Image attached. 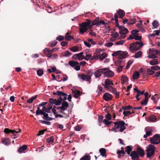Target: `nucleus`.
I'll return each mask as SVG.
<instances>
[{"label":"nucleus","instance_id":"39","mask_svg":"<svg viewBox=\"0 0 160 160\" xmlns=\"http://www.w3.org/2000/svg\"><path fill=\"white\" fill-rule=\"evenodd\" d=\"M136 19L135 18H131L129 20L128 22V24L129 25H132L135 23L136 22Z\"/></svg>","mask_w":160,"mask_h":160},{"label":"nucleus","instance_id":"14","mask_svg":"<svg viewBox=\"0 0 160 160\" xmlns=\"http://www.w3.org/2000/svg\"><path fill=\"white\" fill-rule=\"evenodd\" d=\"M107 68V70L104 72L105 76L107 77H112L114 74V72Z\"/></svg>","mask_w":160,"mask_h":160},{"label":"nucleus","instance_id":"57","mask_svg":"<svg viewBox=\"0 0 160 160\" xmlns=\"http://www.w3.org/2000/svg\"><path fill=\"white\" fill-rule=\"evenodd\" d=\"M113 90L112 92L115 95V97L118 98L119 96V92H118L115 89H112Z\"/></svg>","mask_w":160,"mask_h":160},{"label":"nucleus","instance_id":"23","mask_svg":"<svg viewBox=\"0 0 160 160\" xmlns=\"http://www.w3.org/2000/svg\"><path fill=\"white\" fill-rule=\"evenodd\" d=\"M2 142L5 145H7L10 144V141L8 138H2Z\"/></svg>","mask_w":160,"mask_h":160},{"label":"nucleus","instance_id":"47","mask_svg":"<svg viewBox=\"0 0 160 160\" xmlns=\"http://www.w3.org/2000/svg\"><path fill=\"white\" fill-rule=\"evenodd\" d=\"M57 43V42L55 40L52 41L51 43L48 44V45L49 47H52L55 46Z\"/></svg>","mask_w":160,"mask_h":160},{"label":"nucleus","instance_id":"4","mask_svg":"<svg viewBox=\"0 0 160 160\" xmlns=\"http://www.w3.org/2000/svg\"><path fill=\"white\" fill-rule=\"evenodd\" d=\"M89 75H85L84 74H79L78 76L80 79L83 81H85L87 82H89V83L91 82V77L93 74L92 72H89Z\"/></svg>","mask_w":160,"mask_h":160},{"label":"nucleus","instance_id":"61","mask_svg":"<svg viewBox=\"0 0 160 160\" xmlns=\"http://www.w3.org/2000/svg\"><path fill=\"white\" fill-rule=\"evenodd\" d=\"M142 37L141 36H138V34H137L136 35L134 36V39L136 40L141 41Z\"/></svg>","mask_w":160,"mask_h":160},{"label":"nucleus","instance_id":"48","mask_svg":"<svg viewBox=\"0 0 160 160\" xmlns=\"http://www.w3.org/2000/svg\"><path fill=\"white\" fill-rule=\"evenodd\" d=\"M36 96H33L27 100V102L29 103H32L33 101L36 98Z\"/></svg>","mask_w":160,"mask_h":160},{"label":"nucleus","instance_id":"13","mask_svg":"<svg viewBox=\"0 0 160 160\" xmlns=\"http://www.w3.org/2000/svg\"><path fill=\"white\" fill-rule=\"evenodd\" d=\"M149 98L148 93L147 92H145V98L142 101L141 104L143 106H146L148 102V100Z\"/></svg>","mask_w":160,"mask_h":160},{"label":"nucleus","instance_id":"38","mask_svg":"<svg viewBox=\"0 0 160 160\" xmlns=\"http://www.w3.org/2000/svg\"><path fill=\"white\" fill-rule=\"evenodd\" d=\"M140 74L139 72H135L132 75V78L134 79H136L138 78Z\"/></svg>","mask_w":160,"mask_h":160},{"label":"nucleus","instance_id":"17","mask_svg":"<svg viewBox=\"0 0 160 160\" xmlns=\"http://www.w3.org/2000/svg\"><path fill=\"white\" fill-rule=\"evenodd\" d=\"M128 52L126 51L122 52L118 56V58L119 59H124L126 58V56L128 54Z\"/></svg>","mask_w":160,"mask_h":160},{"label":"nucleus","instance_id":"34","mask_svg":"<svg viewBox=\"0 0 160 160\" xmlns=\"http://www.w3.org/2000/svg\"><path fill=\"white\" fill-rule=\"evenodd\" d=\"M109 120H108L107 119H104L103 120V123L105 125H107V126H108L112 123L113 122L112 121H109Z\"/></svg>","mask_w":160,"mask_h":160},{"label":"nucleus","instance_id":"3","mask_svg":"<svg viewBox=\"0 0 160 160\" xmlns=\"http://www.w3.org/2000/svg\"><path fill=\"white\" fill-rule=\"evenodd\" d=\"M114 124V127L117 130H119V132H122L125 129V123L124 122L120 121L119 122H113Z\"/></svg>","mask_w":160,"mask_h":160},{"label":"nucleus","instance_id":"15","mask_svg":"<svg viewBox=\"0 0 160 160\" xmlns=\"http://www.w3.org/2000/svg\"><path fill=\"white\" fill-rule=\"evenodd\" d=\"M44 53L48 58H50L52 56L51 51L48 48H45L43 50Z\"/></svg>","mask_w":160,"mask_h":160},{"label":"nucleus","instance_id":"9","mask_svg":"<svg viewBox=\"0 0 160 160\" xmlns=\"http://www.w3.org/2000/svg\"><path fill=\"white\" fill-rule=\"evenodd\" d=\"M128 32V30L126 28H124L122 30L120 31L119 33L120 36L119 38L121 39L125 38L126 37V34Z\"/></svg>","mask_w":160,"mask_h":160},{"label":"nucleus","instance_id":"58","mask_svg":"<svg viewBox=\"0 0 160 160\" xmlns=\"http://www.w3.org/2000/svg\"><path fill=\"white\" fill-rule=\"evenodd\" d=\"M102 91V87L100 85H98V87L97 92L98 93V94H101V92Z\"/></svg>","mask_w":160,"mask_h":160},{"label":"nucleus","instance_id":"22","mask_svg":"<svg viewBox=\"0 0 160 160\" xmlns=\"http://www.w3.org/2000/svg\"><path fill=\"white\" fill-rule=\"evenodd\" d=\"M68 64L70 66L72 67H74L76 65L79 64V63L74 61H70L68 62Z\"/></svg>","mask_w":160,"mask_h":160},{"label":"nucleus","instance_id":"8","mask_svg":"<svg viewBox=\"0 0 160 160\" xmlns=\"http://www.w3.org/2000/svg\"><path fill=\"white\" fill-rule=\"evenodd\" d=\"M113 84L111 81L109 79H106L105 82L104 87L105 88L107 89H113L112 87V86Z\"/></svg>","mask_w":160,"mask_h":160},{"label":"nucleus","instance_id":"41","mask_svg":"<svg viewBox=\"0 0 160 160\" xmlns=\"http://www.w3.org/2000/svg\"><path fill=\"white\" fill-rule=\"evenodd\" d=\"M148 119L150 121L154 122L156 120L157 118L154 115H152L149 116Z\"/></svg>","mask_w":160,"mask_h":160},{"label":"nucleus","instance_id":"7","mask_svg":"<svg viewBox=\"0 0 160 160\" xmlns=\"http://www.w3.org/2000/svg\"><path fill=\"white\" fill-rule=\"evenodd\" d=\"M149 50L150 52V53L148 55V58H157V57L156 56V55H157V53H156L155 52V51H157V50L153 48H149Z\"/></svg>","mask_w":160,"mask_h":160},{"label":"nucleus","instance_id":"42","mask_svg":"<svg viewBox=\"0 0 160 160\" xmlns=\"http://www.w3.org/2000/svg\"><path fill=\"white\" fill-rule=\"evenodd\" d=\"M62 97H59L57 99H56L57 103H56L57 104V106L60 105L62 103Z\"/></svg>","mask_w":160,"mask_h":160},{"label":"nucleus","instance_id":"10","mask_svg":"<svg viewBox=\"0 0 160 160\" xmlns=\"http://www.w3.org/2000/svg\"><path fill=\"white\" fill-rule=\"evenodd\" d=\"M20 132V130H19L18 131H16L14 130H10L8 128H5L4 131V132L6 133H9L10 132L13 133V135H14V137H13L14 139H16L18 137L17 135L15 134H14V133L15 132L16 133H18Z\"/></svg>","mask_w":160,"mask_h":160},{"label":"nucleus","instance_id":"6","mask_svg":"<svg viewBox=\"0 0 160 160\" xmlns=\"http://www.w3.org/2000/svg\"><path fill=\"white\" fill-rule=\"evenodd\" d=\"M107 70V68H103L97 70L94 72V74L95 76V78L100 77L102 75V74L104 73V72Z\"/></svg>","mask_w":160,"mask_h":160},{"label":"nucleus","instance_id":"43","mask_svg":"<svg viewBox=\"0 0 160 160\" xmlns=\"http://www.w3.org/2000/svg\"><path fill=\"white\" fill-rule=\"evenodd\" d=\"M66 110L65 108H64L62 107V106L61 107V111H60V112L63 114L66 117H68V116L66 114H65V112H64V111Z\"/></svg>","mask_w":160,"mask_h":160},{"label":"nucleus","instance_id":"21","mask_svg":"<svg viewBox=\"0 0 160 160\" xmlns=\"http://www.w3.org/2000/svg\"><path fill=\"white\" fill-rule=\"evenodd\" d=\"M99 151L102 157H106V151L105 149L104 148H101L99 149Z\"/></svg>","mask_w":160,"mask_h":160},{"label":"nucleus","instance_id":"62","mask_svg":"<svg viewBox=\"0 0 160 160\" xmlns=\"http://www.w3.org/2000/svg\"><path fill=\"white\" fill-rule=\"evenodd\" d=\"M131 113V112L129 111H124L123 112V114L125 117H126L128 115H130Z\"/></svg>","mask_w":160,"mask_h":160},{"label":"nucleus","instance_id":"36","mask_svg":"<svg viewBox=\"0 0 160 160\" xmlns=\"http://www.w3.org/2000/svg\"><path fill=\"white\" fill-rule=\"evenodd\" d=\"M91 157L89 155H86L80 159V160H90Z\"/></svg>","mask_w":160,"mask_h":160},{"label":"nucleus","instance_id":"63","mask_svg":"<svg viewBox=\"0 0 160 160\" xmlns=\"http://www.w3.org/2000/svg\"><path fill=\"white\" fill-rule=\"evenodd\" d=\"M43 110L44 111V112H47V113H51L50 111L49 110H48V108H46L45 107H42Z\"/></svg>","mask_w":160,"mask_h":160},{"label":"nucleus","instance_id":"26","mask_svg":"<svg viewBox=\"0 0 160 160\" xmlns=\"http://www.w3.org/2000/svg\"><path fill=\"white\" fill-rule=\"evenodd\" d=\"M142 52L141 51H139L135 53L134 57L136 58H139L142 56Z\"/></svg>","mask_w":160,"mask_h":160},{"label":"nucleus","instance_id":"11","mask_svg":"<svg viewBox=\"0 0 160 160\" xmlns=\"http://www.w3.org/2000/svg\"><path fill=\"white\" fill-rule=\"evenodd\" d=\"M130 156L132 157V160H140L139 157L135 151H132L130 154Z\"/></svg>","mask_w":160,"mask_h":160},{"label":"nucleus","instance_id":"35","mask_svg":"<svg viewBox=\"0 0 160 160\" xmlns=\"http://www.w3.org/2000/svg\"><path fill=\"white\" fill-rule=\"evenodd\" d=\"M149 63L152 65H154L158 64V62L156 59H154L150 60Z\"/></svg>","mask_w":160,"mask_h":160},{"label":"nucleus","instance_id":"56","mask_svg":"<svg viewBox=\"0 0 160 160\" xmlns=\"http://www.w3.org/2000/svg\"><path fill=\"white\" fill-rule=\"evenodd\" d=\"M121 52V51H118L116 52H115L112 54V56L113 57H115L119 55L120 54Z\"/></svg>","mask_w":160,"mask_h":160},{"label":"nucleus","instance_id":"2","mask_svg":"<svg viewBox=\"0 0 160 160\" xmlns=\"http://www.w3.org/2000/svg\"><path fill=\"white\" fill-rule=\"evenodd\" d=\"M146 152V155L148 158L151 157L155 153V147L152 144H149L147 146V148L145 150Z\"/></svg>","mask_w":160,"mask_h":160},{"label":"nucleus","instance_id":"60","mask_svg":"<svg viewBox=\"0 0 160 160\" xmlns=\"http://www.w3.org/2000/svg\"><path fill=\"white\" fill-rule=\"evenodd\" d=\"M47 142L48 143H52L53 142V137H51L48 138L47 141Z\"/></svg>","mask_w":160,"mask_h":160},{"label":"nucleus","instance_id":"28","mask_svg":"<svg viewBox=\"0 0 160 160\" xmlns=\"http://www.w3.org/2000/svg\"><path fill=\"white\" fill-rule=\"evenodd\" d=\"M83 52H81L77 54L78 59L79 60H82L84 59V56L83 55Z\"/></svg>","mask_w":160,"mask_h":160},{"label":"nucleus","instance_id":"55","mask_svg":"<svg viewBox=\"0 0 160 160\" xmlns=\"http://www.w3.org/2000/svg\"><path fill=\"white\" fill-rule=\"evenodd\" d=\"M37 72L38 76H41L43 74V70L40 69L37 70Z\"/></svg>","mask_w":160,"mask_h":160},{"label":"nucleus","instance_id":"51","mask_svg":"<svg viewBox=\"0 0 160 160\" xmlns=\"http://www.w3.org/2000/svg\"><path fill=\"white\" fill-rule=\"evenodd\" d=\"M53 94L54 95H58L59 96V97H62V94H64L62 92L58 91L56 92H53Z\"/></svg>","mask_w":160,"mask_h":160},{"label":"nucleus","instance_id":"50","mask_svg":"<svg viewBox=\"0 0 160 160\" xmlns=\"http://www.w3.org/2000/svg\"><path fill=\"white\" fill-rule=\"evenodd\" d=\"M49 102L52 104H55L57 106V104L56 103H57L56 99L50 98L49 100Z\"/></svg>","mask_w":160,"mask_h":160},{"label":"nucleus","instance_id":"18","mask_svg":"<svg viewBox=\"0 0 160 160\" xmlns=\"http://www.w3.org/2000/svg\"><path fill=\"white\" fill-rule=\"evenodd\" d=\"M112 98V96L111 95L108 93H105L103 96V99L106 101H108L111 99Z\"/></svg>","mask_w":160,"mask_h":160},{"label":"nucleus","instance_id":"53","mask_svg":"<svg viewBox=\"0 0 160 160\" xmlns=\"http://www.w3.org/2000/svg\"><path fill=\"white\" fill-rule=\"evenodd\" d=\"M151 68L153 71H156L159 70L160 67L158 66H155L151 67Z\"/></svg>","mask_w":160,"mask_h":160},{"label":"nucleus","instance_id":"44","mask_svg":"<svg viewBox=\"0 0 160 160\" xmlns=\"http://www.w3.org/2000/svg\"><path fill=\"white\" fill-rule=\"evenodd\" d=\"M72 53L68 51H67L65 52L64 54L62 55V56L63 57H69L71 55Z\"/></svg>","mask_w":160,"mask_h":160},{"label":"nucleus","instance_id":"49","mask_svg":"<svg viewBox=\"0 0 160 160\" xmlns=\"http://www.w3.org/2000/svg\"><path fill=\"white\" fill-rule=\"evenodd\" d=\"M105 22L103 20H100L99 21V22H98V23H94V22H93V26L94 25H97V26H99L100 25L102 24V25H105Z\"/></svg>","mask_w":160,"mask_h":160},{"label":"nucleus","instance_id":"27","mask_svg":"<svg viewBox=\"0 0 160 160\" xmlns=\"http://www.w3.org/2000/svg\"><path fill=\"white\" fill-rule=\"evenodd\" d=\"M65 39L67 41H70L73 39L74 38L71 36L69 35L68 32L67 33L65 36Z\"/></svg>","mask_w":160,"mask_h":160},{"label":"nucleus","instance_id":"20","mask_svg":"<svg viewBox=\"0 0 160 160\" xmlns=\"http://www.w3.org/2000/svg\"><path fill=\"white\" fill-rule=\"evenodd\" d=\"M81 28H80V32L82 33H83L86 32L88 29L87 27L84 26V25H82V23L80 25Z\"/></svg>","mask_w":160,"mask_h":160},{"label":"nucleus","instance_id":"30","mask_svg":"<svg viewBox=\"0 0 160 160\" xmlns=\"http://www.w3.org/2000/svg\"><path fill=\"white\" fill-rule=\"evenodd\" d=\"M103 117L102 115H99L98 116V125L100 126L101 125L102 122L103 121Z\"/></svg>","mask_w":160,"mask_h":160},{"label":"nucleus","instance_id":"32","mask_svg":"<svg viewBox=\"0 0 160 160\" xmlns=\"http://www.w3.org/2000/svg\"><path fill=\"white\" fill-rule=\"evenodd\" d=\"M87 22H83L82 23V25H84V26H86L87 27H89L91 23V22L90 20L87 19L86 20Z\"/></svg>","mask_w":160,"mask_h":160},{"label":"nucleus","instance_id":"31","mask_svg":"<svg viewBox=\"0 0 160 160\" xmlns=\"http://www.w3.org/2000/svg\"><path fill=\"white\" fill-rule=\"evenodd\" d=\"M44 111L43 110V109H40L39 107L38 108L37 110L36 113V115H42L44 113Z\"/></svg>","mask_w":160,"mask_h":160},{"label":"nucleus","instance_id":"25","mask_svg":"<svg viewBox=\"0 0 160 160\" xmlns=\"http://www.w3.org/2000/svg\"><path fill=\"white\" fill-rule=\"evenodd\" d=\"M27 148V146L26 145H23L22 147L19 148L18 149V152L21 153L23 152Z\"/></svg>","mask_w":160,"mask_h":160},{"label":"nucleus","instance_id":"52","mask_svg":"<svg viewBox=\"0 0 160 160\" xmlns=\"http://www.w3.org/2000/svg\"><path fill=\"white\" fill-rule=\"evenodd\" d=\"M70 50L72 52H75L78 50V48L77 46H75L70 48Z\"/></svg>","mask_w":160,"mask_h":160},{"label":"nucleus","instance_id":"59","mask_svg":"<svg viewBox=\"0 0 160 160\" xmlns=\"http://www.w3.org/2000/svg\"><path fill=\"white\" fill-rule=\"evenodd\" d=\"M64 39V37L61 35H59L57 37L56 40L59 41H61Z\"/></svg>","mask_w":160,"mask_h":160},{"label":"nucleus","instance_id":"19","mask_svg":"<svg viewBox=\"0 0 160 160\" xmlns=\"http://www.w3.org/2000/svg\"><path fill=\"white\" fill-rule=\"evenodd\" d=\"M48 113L44 112L43 114V119L47 121H51L53 120V119L52 118H50L48 117Z\"/></svg>","mask_w":160,"mask_h":160},{"label":"nucleus","instance_id":"46","mask_svg":"<svg viewBox=\"0 0 160 160\" xmlns=\"http://www.w3.org/2000/svg\"><path fill=\"white\" fill-rule=\"evenodd\" d=\"M107 56L106 53L105 52L102 53L99 56V59L101 60H103Z\"/></svg>","mask_w":160,"mask_h":160},{"label":"nucleus","instance_id":"64","mask_svg":"<svg viewBox=\"0 0 160 160\" xmlns=\"http://www.w3.org/2000/svg\"><path fill=\"white\" fill-rule=\"evenodd\" d=\"M111 36L114 38H116L119 36V34L117 32H114L111 34Z\"/></svg>","mask_w":160,"mask_h":160},{"label":"nucleus","instance_id":"5","mask_svg":"<svg viewBox=\"0 0 160 160\" xmlns=\"http://www.w3.org/2000/svg\"><path fill=\"white\" fill-rule=\"evenodd\" d=\"M151 143L153 144H157L160 143V135L156 134L153 136L150 139Z\"/></svg>","mask_w":160,"mask_h":160},{"label":"nucleus","instance_id":"29","mask_svg":"<svg viewBox=\"0 0 160 160\" xmlns=\"http://www.w3.org/2000/svg\"><path fill=\"white\" fill-rule=\"evenodd\" d=\"M72 92L74 94V97L75 98H78L80 95V92L78 90H74Z\"/></svg>","mask_w":160,"mask_h":160},{"label":"nucleus","instance_id":"33","mask_svg":"<svg viewBox=\"0 0 160 160\" xmlns=\"http://www.w3.org/2000/svg\"><path fill=\"white\" fill-rule=\"evenodd\" d=\"M117 12L118 13L119 18H122L125 14V12L121 9H119Z\"/></svg>","mask_w":160,"mask_h":160},{"label":"nucleus","instance_id":"16","mask_svg":"<svg viewBox=\"0 0 160 160\" xmlns=\"http://www.w3.org/2000/svg\"><path fill=\"white\" fill-rule=\"evenodd\" d=\"M138 153V156H140L141 157H143L144 155V151L140 147H138L136 151Z\"/></svg>","mask_w":160,"mask_h":160},{"label":"nucleus","instance_id":"45","mask_svg":"<svg viewBox=\"0 0 160 160\" xmlns=\"http://www.w3.org/2000/svg\"><path fill=\"white\" fill-rule=\"evenodd\" d=\"M84 59L88 61L89 60H91L93 59L92 57V55L91 54H87L85 57L84 56Z\"/></svg>","mask_w":160,"mask_h":160},{"label":"nucleus","instance_id":"37","mask_svg":"<svg viewBox=\"0 0 160 160\" xmlns=\"http://www.w3.org/2000/svg\"><path fill=\"white\" fill-rule=\"evenodd\" d=\"M128 81V78L124 75H122L121 78V81L122 83L124 84Z\"/></svg>","mask_w":160,"mask_h":160},{"label":"nucleus","instance_id":"1","mask_svg":"<svg viewBox=\"0 0 160 160\" xmlns=\"http://www.w3.org/2000/svg\"><path fill=\"white\" fill-rule=\"evenodd\" d=\"M143 46L142 42L141 41H137L130 44L129 49L132 51H138Z\"/></svg>","mask_w":160,"mask_h":160},{"label":"nucleus","instance_id":"40","mask_svg":"<svg viewBox=\"0 0 160 160\" xmlns=\"http://www.w3.org/2000/svg\"><path fill=\"white\" fill-rule=\"evenodd\" d=\"M152 26L154 27V28H157L159 26V24L158 22L155 20L154 21L152 22Z\"/></svg>","mask_w":160,"mask_h":160},{"label":"nucleus","instance_id":"54","mask_svg":"<svg viewBox=\"0 0 160 160\" xmlns=\"http://www.w3.org/2000/svg\"><path fill=\"white\" fill-rule=\"evenodd\" d=\"M61 104V106L64 108H67L69 106L68 103L66 101H63Z\"/></svg>","mask_w":160,"mask_h":160},{"label":"nucleus","instance_id":"24","mask_svg":"<svg viewBox=\"0 0 160 160\" xmlns=\"http://www.w3.org/2000/svg\"><path fill=\"white\" fill-rule=\"evenodd\" d=\"M133 147L132 146H128L126 147L125 151L128 154H130V152H132Z\"/></svg>","mask_w":160,"mask_h":160},{"label":"nucleus","instance_id":"12","mask_svg":"<svg viewBox=\"0 0 160 160\" xmlns=\"http://www.w3.org/2000/svg\"><path fill=\"white\" fill-rule=\"evenodd\" d=\"M152 128L151 127H147L146 128V133L143 136L144 138H147L149 136L152 135Z\"/></svg>","mask_w":160,"mask_h":160}]
</instances>
